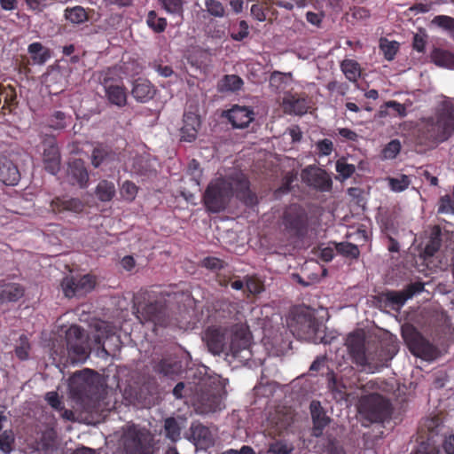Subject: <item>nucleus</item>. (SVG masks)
I'll use <instances>...</instances> for the list:
<instances>
[{"label": "nucleus", "mask_w": 454, "mask_h": 454, "mask_svg": "<svg viewBox=\"0 0 454 454\" xmlns=\"http://www.w3.org/2000/svg\"><path fill=\"white\" fill-rule=\"evenodd\" d=\"M93 384L94 373L91 370L85 369L76 372L69 379L70 394L74 398L82 399L91 392Z\"/></svg>", "instance_id": "nucleus-6"}, {"label": "nucleus", "mask_w": 454, "mask_h": 454, "mask_svg": "<svg viewBox=\"0 0 454 454\" xmlns=\"http://www.w3.org/2000/svg\"><path fill=\"white\" fill-rule=\"evenodd\" d=\"M125 449L129 454H140L142 442L140 437L134 432H129L124 439Z\"/></svg>", "instance_id": "nucleus-32"}, {"label": "nucleus", "mask_w": 454, "mask_h": 454, "mask_svg": "<svg viewBox=\"0 0 454 454\" xmlns=\"http://www.w3.org/2000/svg\"><path fill=\"white\" fill-rule=\"evenodd\" d=\"M223 394L204 393L201 394L194 402L195 411L201 415H207L221 411L225 408Z\"/></svg>", "instance_id": "nucleus-10"}, {"label": "nucleus", "mask_w": 454, "mask_h": 454, "mask_svg": "<svg viewBox=\"0 0 454 454\" xmlns=\"http://www.w3.org/2000/svg\"><path fill=\"white\" fill-rule=\"evenodd\" d=\"M24 295V289L18 284L9 283L0 286V305L19 301Z\"/></svg>", "instance_id": "nucleus-19"}, {"label": "nucleus", "mask_w": 454, "mask_h": 454, "mask_svg": "<svg viewBox=\"0 0 454 454\" xmlns=\"http://www.w3.org/2000/svg\"><path fill=\"white\" fill-rule=\"evenodd\" d=\"M380 47L387 60H392L398 51V43L387 39L380 40Z\"/></svg>", "instance_id": "nucleus-38"}, {"label": "nucleus", "mask_w": 454, "mask_h": 454, "mask_svg": "<svg viewBox=\"0 0 454 454\" xmlns=\"http://www.w3.org/2000/svg\"><path fill=\"white\" fill-rule=\"evenodd\" d=\"M310 411L315 425L314 434L317 436L319 435V432L317 431L328 424V419L321 411L320 403L318 402H312L310 403Z\"/></svg>", "instance_id": "nucleus-25"}, {"label": "nucleus", "mask_w": 454, "mask_h": 454, "mask_svg": "<svg viewBox=\"0 0 454 454\" xmlns=\"http://www.w3.org/2000/svg\"><path fill=\"white\" fill-rule=\"evenodd\" d=\"M293 82L292 73L275 71L270 77V85L277 91L286 90Z\"/></svg>", "instance_id": "nucleus-23"}, {"label": "nucleus", "mask_w": 454, "mask_h": 454, "mask_svg": "<svg viewBox=\"0 0 454 454\" xmlns=\"http://www.w3.org/2000/svg\"><path fill=\"white\" fill-rule=\"evenodd\" d=\"M440 245H441V240H440L438 234H436L434 237H433L430 239L429 243L427 244V246L424 249L425 257H430V256L434 255V253L439 249Z\"/></svg>", "instance_id": "nucleus-49"}, {"label": "nucleus", "mask_w": 454, "mask_h": 454, "mask_svg": "<svg viewBox=\"0 0 454 454\" xmlns=\"http://www.w3.org/2000/svg\"><path fill=\"white\" fill-rule=\"evenodd\" d=\"M358 411L368 422H378L388 414V403L377 394L366 395L361 398Z\"/></svg>", "instance_id": "nucleus-3"}, {"label": "nucleus", "mask_w": 454, "mask_h": 454, "mask_svg": "<svg viewBox=\"0 0 454 454\" xmlns=\"http://www.w3.org/2000/svg\"><path fill=\"white\" fill-rule=\"evenodd\" d=\"M239 30L237 33H232L231 37L235 41H242L246 37L248 36L249 34V27L247 21L241 20L239 24Z\"/></svg>", "instance_id": "nucleus-52"}, {"label": "nucleus", "mask_w": 454, "mask_h": 454, "mask_svg": "<svg viewBox=\"0 0 454 454\" xmlns=\"http://www.w3.org/2000/svg\"><path fill=\"white\" fill-rule=\"evenodd\" d=\"M65 18L73 24H82L88 20L85 9L82 6H74L65 10Z\"/></svg>", "instance_id": "nucleus-30"}, {"label": "nucleus", "mask_w": 454, "mask_h": 454, "mask_svg": "<svg viewBox=\"0 0 454 454\" xmlns=\"http://www.w3.org/2000/svg\"><path fill=\"white\" fill-rule=\"evenodd\" d=\"M187 176L189 177V180L192 182V187L195 190H199L202 172L201 169L200 168L199 163L195 160H192L189 163Z\"/></svg>", "instance_id": "nucleus-33"}, {"label": "nucleus", "mask_w": 454, "mask_h": 454, "mask_svg": "<svg viewBox=\"0 0 454 454\" xmlns=\"http://www.w3.org/2000/svg\"><path fill=\"white\" fill-rule=\"evenodd\" d=\"M146 22L148 26L157 33L164 31L167 27L166 19L157 17L155 12L153 11H151L148 13Z\"/></svg>", "instance_id": "nucleus-37"}, {"label": "nucleus", "mask_w": 454, "mask_h": 454, "mask_svg": "<svg viewBox=\"0 0 454 454\" xmlns=\"http://www.w3.org/2000/svg\"><path fill=\"white\" fill-rule=\"evenodd\" d=\"M0 178L7 185H15L20 178L17 168L12 164L4 166L0 168Z\"/></svg>", "instance_id": "nucleus-31"}, {"label": "nucleus", "mask_w": 454, "mask_h": 454, "mask_svg": "<svg viewBox=\"0 0 454 454\" xmlns=\"http://www.w3.org/2000/svg\"><path fill=\"white\" fill-rule=\"evenodd\" d=\"M205 338L209 349L214 353H220L227 348V340H230L229 348L233 356H236L239 351L248 348L251 334L247 326L240 324L234 325L228 333H222L217 328L209 329Z\"/></svg>", "instance_id": "nucleus-2"}, {"label": "nucleus", "mask_w": 454, "mask_h": 454, "mask_svg": "<svg viewBox=\"0 0 454 454\" xmlns=\"http://www.w3.org/2000/svg\"><path fill=\"white\" fill-rule=\"evenodd\" d=\"M432 24L444 28L446 30L454 31V18L446 15H438L432 20Z\"/></svg>", "instance_id": "nucleus-45"}, {"label": "nucleus", "mask_w": 454, "mask_h": 454, "mask_svg": "<svg viewBox=\"0 0 454 454\" xmlns=\"http://www.w3.org/2000/svg\"><path fill=\"white\" fill-rule=\"evenodd\" d=\"M106 95L108 101L119 107L124 106L127 103V93L125 89L117 84L105 85Z\"/></svg>", "instance_id": "nucleus-21"}, {"label": "nucleus", "mask_w": 454, "mask_h": 454, "mask_svg": "<svg viewBox=\"0 0 454 454\" xmlns=\"http://www.w3.org/2000/svg\"><path fill=\"white\" fill-rule=\"evenodd\" d=\"M427 124L431 127L430 131L434 132L439 140L444 141L454 132V114L440 113L435 122L433 119H427Z\"/></svg>", "instance_id": "nucleus-11"}, {"label": "nucleus", "mask_w": 454, "mask_h": 454, "mask_svg": "<svg viewBox=\"0 0 454 454\" xmlns=\"http://www.w3.org/2000/svg\"><path fill=\"white\" fill-rule=\"evenodd\" d=\"M67 343L72 362H81L87 358L88 350L84 346L83 333L79 326L72 325L68 328Z\"/></svg>", "instance_id": "nucleus-7"}, {"label": "nucleus", "mask_w": 454, "mask_h": 454, "mask_svg": "<svg viewBox=\"0 0 454 454\" xmlns=\"http://www.w3.org/2000/svg\"><path fill=\"white\" fill-rule=\"evenodd\" d=\"M254 112L246 106H235L227 113V117L234 128L243 129L254 120Z\"/></svg>", "instance_id": "nucleus-15"}, {"label": "nucleus", "mask_w": 454, "mask_h": 454, "mask_svg": "<svg viewBox=\"0 0 454 454\" xmlns=\"http://www.w3.org/2000/svg\"><path fill=\"white\" fill-rule=\"evenodd\" d=\"M386 105L387 107L393 108L399 116L404 117L406 115V108L403 105L396 101H388Z\"/></svg>", "instance_id": "nucleus-59"}, {"label": "nucleus", "mask_w": 454, "mask_h": 454, "mask_svg": "<svg viewBox=\"0 0 454 454\" xmlns=\"http://www.w3.org/2000/svg\"><path fill=\"white\" fill-rule=\"evenodd\" d=\"M14 442V434L12 431H4L0 434V450L5 454H9L12 450Z\"/></svg>", "instance_id": "nucleus-41"}, {"label": "nucleus", "mask_w": 454, "mask_h": 454, "mask_svg": "<svg viewBox=\"0 0 454 454\" xmlns=\"http://www.w3.org/2000/svg\"><path fill=\"white\" fill-rule=\"evenodd\" d=\"M202 265L210 270H216L222 267V262L215 257H207L202 261Z\"/></svg>", "instance_id": "nucleus-56"}, {"label": "nucleus", "mask_w": 454, "mask_h": 454, "mask_svg": "<svg viewBox=\"0 0 454 454\" xmlns=\"http://www.w3.org/2000/svg\"><path fill=\"white\" fill-rule=\"evenodd\" d=\"M346 345L355 363L359 365L365 364L366 357L364 335L361 333L349 334L347 338Z\"/></svg>", "instance_id": "nucleus-12"}, {"label": "nucleus", "mask_w": 454, "mask_h": 454, "mask_svg": "<svg viewBox=\"0 0 454 454\" xmlns=\"http://www.w3.org/2000/svg\"><path fill=\"white\" fill-rule=\"evenodd\" d=\"M307 221L305 211L299 206L290 207L285 213L283 223L286 229L298 231Z\"/></svg>", "instance_id": "nucleus-17"}, {"label": "nucleus", "mask_w": 454, "mask_h": 454, "mask_svg": "<svg viewBox=\"0 0 454 454\" xmlns=\"http://www.w3.org/2000/svg\"><path fill=\"white\" fill-rule=\"evenodd\" d=\"M28 52L33 60L37 64L45 63L51 57L48 49L43 47L40 43H33L28 46Z\"/></svg>", "instance_id": "nucleus-28"}, {"label": "nucleus", "mask_w": 454, "mask_h": 454, "mask_svg": "<svg viewBox=\"0 0 454 454\" xmlns=\"http://www.w3.org/2000/svg\"><path fill=\"white\" fill-rule=\"evenodd\" d=\"M29 344L26 337H20V344L16 348V355L21 360L28 357Z\"/></svg>", "instance_id": "nucleus-53"}, {"label": "nucleus", "mask_w": 454, "mask_h": 454, "mask_svg": "<svg viewBox=\"0 0 454 454\" xmlns=\"http://www.w3.org/2000/svg\"><path fill=\"white\" fill-rule=\"evenodd\" d=\"M155 71L159 74V75L162 77H169L173 74V70L168 66H161V65H154L153 66Z\"/></svg>", "instance_id": "nucleus-64"}, {"label": "nucleus", "mask_w": 454, "mask_h": 454, "mask_svg": "<svg viewBox=\"0 0 454 454\" xmlns=\"http://www.w3.org/2000/svg\"><path fill=\"white\" fill-rule=\"evenodd\" d=\"M338 132L340 136L346 138L349 141H356L358 137L357 134L354 132L353 130L347 129V128H341L338 129Z\"/></svg>", "instance_id": "nucleus-61"}, {"label": "nucleus", "mask_w": 454, "mask_h": 454, "mask_svg": "<svg viewBox=\"0 0 454 454\" xmlns=\"http://www.w3.org/2000/svg\"><path fill=\"white\" fill-rule=\"evenodd\" d=\"M438 213L454 215V188L451 194L441 197L438 203Z\"/></svg>", "instance_id": "nucleus-34"}, {"label": "nucleus", "mask_w": 454, "mask_h": 454, "mask_svg": "<svg viewBox=\"0 0 454 454\" xmlns=\"http://www.w3.org/2000/svg\"><path fill=\"white\" fill-rule=\"evenodd\" d=\"M316 148L320 157L328 156L333 151V144L330 139L325 138L317 142Z\"/></svg>", "instance_id": "nucleus-46"}, {"label": "nucleus", "mask_w": 454, "mask_h": 454, "mask_svg": "<svg viewBox=\"0 0 454 454\" xmlns=\"http://www.w3.org/2000/svg\"><path fill=\"white\" fill-rule=\"evenodd\" d=\"M282 107L286 114L303 115L308 112L309 105L305 98L296 97L288 92L282 99Z\"/></svg>", "instance_id": "nucleus-14"}, {"label": "nucleus", "mask_w": 454, "mask_h": 454, "mask_svg": "<svg viewBox=\"0 0 454 454\" xmlns=\"http://www.w3.org/2000/svg\"><path fill=\"white\" fill-rule=\"evenodd\" d=\"M334 248L338 254H341L344 257L350 259H357L360 255V250L358 246L354 245L350 242H340L333 243Z\"/></svg>", "instance_id": "nucleus-29"}, {"label": "nucleus", "mask_w": 454, "mask_h": 454, "mask_svg": "<svg viewBox=\"0 0 454 454\" xmlns=\"http://www.w3.org/2000/svg\"><path fill=\"white\" fill-rule=\"evenodd\" d=\"M340 67L346 78L352 82H356L361 75L360 66L353 59L343 60Z\"/></svg>", "instance_id": "nucleus-27"}, {"label": "nucleus", "mask_w": 454, "mask_h": 454, "mask_svg": "<svg viewBox=\"0 0 454 454\" xmlns=\"http://www.w3.org/2000/svg\"><path fill=\"white\" fill-rule=\"evenodd\" d=\"M154 88L150 82L139 80L134 83L132 95L139 102H147L154 95Z\"/></svg>", "instance_id": "nucleus-20"}, {"label": "nucleus", "mask_w": 454, "mask_h": 454, "mask_svg": "<svg viewBox=\"0 0 454 454\" xmlns=\"http://www.w3.org/2000/svg\"><path fill=\"white\" fill-rule=\"evenodd\" d=\"M306 20L309 23L314 26H319L323 20V15L321 13H316L313 12H308L306 13Z\"/></svg>", "instance_id": "nucleus-58"}, {"label": "nucleus", "mask_w": 454, "mask_h": 454, "mask_svg": "<svg viewBox=\"0 0 454 454\" xmlns=\"http://www.w3.org/2000/svg\"><path fill=\"white\" fill-rule=\"evenodd\" d=\"M45 168L51 174H56L59 168V153L53 138H51L45 145L43 153Z\"/></svg>", "instance_id": "nucleus-18"}, {"label": "nucleus", "mask_w": 454, "mask_h": 454, "mask_svg": "<svg viewBox=\"0 0 454 454\" xmlns=\"http://www.w3.org/2000/svg\"><path fill=\"white\" fill-rule=\"evenodd\" d=\"M301 181L317 191L329 192L332 189L333 181L330 175L323 168L309 165L301 172Z\"/></svg>", "instance_id": "nucleus-5"}, {"label": "nucleus", "mask_w": 454, "mask_h": 454, "mask_svg": "<svg viewBox=\"0 0 454 454\" xmlns=\"http://www.w3.org/2000/svg\"><path fill=\"white\" fill-rule=\"evenodd\" d=\"M69 175L81 187H86L89 175L81 160H74L69 166Z\"/></svg>", "instance_id": "nucleus-24"}, {"label": "nucleus", "mask_w": 454, "mask_h": 454, "mask_svg": "<svg viewBox=\"0 0 454 454\" xmlns=\"http://www.w3.org/2000/svg\"><path fill=\"white\" fill-rule=\"evenodd\" d=\"M65 114L61 112H56L50 121V127L54 129H60L65 128L64 123Z\"/></svg>", "instance_id": "nucleus-54"}, {"label": "nucleus", "mask_w": 454, "mask_h": 454, "mask_svg": "<svg viewBox=\"0 0 454 454\" xmlns=\"http://www.w3.org/2000/svg\"><path fill=\"white\" fill-rule=\"evenodd\" d=\"M243 85V81L237 75H225L222 81L221 87L223 90L236 91Z\"/></svg>", "instance_id": "nucleus-35"}, {"label": "nucleus", "mask_w": 454, "mask_h": 454, "mask_svg": "<svg viewBox=\"0 0 454 454\" xmlns=\"http://www.w3.org/2000/svg\"><path fill=\"white\" fill-rule=\"evenodd\" d=\"M442 106L443 109L442 113H453L454 114V100L453 98H448L442 96Z\"/></svg>", "instance_id": "nucleus-62"}, {"label": "nucleus", "mask_w": 454, "mask_h": 454, "mask_svg": "<svg viewBox=\"0 0 454 454\" xmlns=\"http://www.w3.org/2000/svg\"><path fill=\"white\" fill-rule=\"evenodd\" d=\"M319 256L325 262L332 261L334 256L333 248L330 247L321 248Z\"/></svg>", "instance_id": "nucleus-63"}, {"label": "nucleus", "mask_w": 454, "mask_h": 454, "mask_svg": "<svg viewBox=\"0 0 454 454\" xmlns=\"http://www.w3.org/2000/svg\"><path fill=\"white\" fill-rule=\"evenodd\" d=\"M405 339L414 356L428 361L435 358V348L418 332L412 330L410 336H405Z\"/></svg>", "instance_id": "nucleus-9"}, {"label": "nucleus", "mask_w": 454, "mask_h": 454, "mask_svg": "<svg viewBox=\"0 0 454 454\" xmlns=\"http://www.w3.org/2000/svg\"><path fill=\"white\" fill-rule=\"evenodd\" d=\"M401 145L398 140H392L383 150V157L385 159H394L399 153Z\"/></svg>", "instance_id": "nucleus-48"}, {"label": "nucleus", "mask_w": 454, "mask_h": 454, "mask_svg": "<svg viewBox=\"0 0 454 454\" xmlns=\"http://www.w3.org/2000/svg\"><path fill=\"white\" fill-rule=\"evenodd\" d=\"M251 14L252 16L257 20L258 21H264L266 20V15L264 10L260 4H253L251 7Z\"/></svg>", "instance_id": "nucleus-55"}, {"label": "nucleus", "mask_w": 454, "mask_h": 454, "mask_svg": "<svg viewBox=\"0 0 454 454\" xmlns=\"http://www.w3.org/2000/svg\"><path fill=\"white\" fill-rule=\"evenodd\" d=\"M413 293H411L409 294H405L404 293L401 292H392L387 294V301H390L392 304H395L396 306H403L405 301L412 296Z\"/></svg>", "instance_id": "nucleus-47"}, {"label": "nucleus", "mask_w": 454, "mask_h": 454, "mask_svg": "<svg viewBox=\"0 0 454 454\" xmlns=\"http://www.w3.org/2000/svg\"><path fill=\"white\" fill-rule=\"evenodd\" d=\"M388 184L392 191L400 192L408 188L410 180L407 176H401L396 178H388Z\"/></svg>", "instance_id": "nucleus-43"}, {"label": "nucleus", "mask_w": 454, "mask_h": 454, "mask_svg": "<svg viewBox=\"0 0 454 454\" xmlns=\"http://www.w3.org/2000/svg\"><path fill=\"white\" fill-rule=\"evenodd\" d=\"M205 7L212 16L223 18L225 15V9L221 2L217 0H206Z\"/></svg>", "instance_id": "nucleus-40"}, {"label": "nucleus", "mask_w": 454, "mask_h": 454, "mask_svg": "<svg viewBox=\"0 0 454 454\" xmlns=\"http://www.w3.org/2000/svg\"><path fill=\"white\" fill-rule=\"evenodd\" d=\"M184 124L180 129V139L184 142H193L198 136L200 128V116L193 113H186L184 115Z\"/></svg>", "instance_id": "nucleus-13"}, {"label": "nucleus", "mask_w": 454, "mask_h": 454, "mask_svg": "<svg viewBox=\"0 0 454 454\" xmlns=\"http://www.w3.org/2000/svg\"><path fill=\"white\" fill-rule=\"evenodd\" d=\"M335 168L342 179L349 178L356 171L355 165L348 163L344 158L336 161Z\"/></svg>", "instance_id": "nucleus-36"}, {"label": "nucleus", "mask_w": 454, "mask_h": 454, "mask_svg": "<svg viewBox=\"0 0 454 454\" xmlns=\"http://www.w3.org/2000/svg\"><path fill=\"white\" fill-rule=\"evenodd\" d=\"M106 152L100 148L94 149L91 156V162L95 168H98L107 158Z\"/></svg>", "instance_id": "nucleus-51"}, {"label": "nucleus", "mask_w": 454, "mask_h": 454, "mask_svg": "<svg viewBox=\"0 0 454 454\" xmlns=\"http://www.w3.org/2000/svg\"><path fill=\"white\" fill-rule=\"evenodd\" d=\"M443 450L446 454H454V434L445 437L443 442Z\"/></svg>", "instance_id": "nucleus-60"}, {"label": "nucleus", "mask_w": 454, "mask_h": 454, "mask_svg": "<svg viewBox=\"0 0 454 454\" xmlns=\"http://www.w3.org/2000/svg\"><path fill=\"white\" fill-rule=\"evenodd\" d=\"M319 326V324L309 311L299 313L294 317L290 325L292 331L299 338L313 342L321 340V337L317 336Z\"/></svg>", "instance_id": "nucleus-4"}, {"label": "nucleus", "mask_w": 454, "mask_h": 454, "mask_svg": "<svg viewBox=\"0 0 454 454\" xmlns=\"http://www.w3.org/2000/svg\"><path fill=\"white\" fill-rule=\"evenodd\" d=\"M48 403L54 409H59L61 403L59 399V395L56 392H49L45 396Z\"/></svg>", "instance_id": "nucleus-57"}, {"label": "nucleus", "mask_w": 454, "mask_h": 454, "mask_svg": "<svg viewBox=\"0 0 454 454\" xmlns=\"http://www.w3.org/2000/svg\"><path fill=\"white\" fill-rule=\"evenodd\" d=\"M51 208L55 212L64 210L81 212L83 208V204L78 199H59L51 201Z\"/></svg>", "instance_id": "nucleus-22"}, {"label": "nucleus", "mask_w": 454, "mask_h": 454, "mask_svg": "<svg viewBox=\"0 0 454 454\" xmlns=\"http://www.w3.org/2000/svg\"><path fill=\"white\" fill-rule=\"evenodd\" d=\"M293 448L283 442H277L270 445L269 451L273 454H289Z\"/></svg>", "instance_id": "nucleus-50"}, {"label": "nucleus", "mask_w": 454, "mask_h": 454, "mask_svg": "<svg viewBox=\"0 0 454 454\" xmlns=\"http://www.w3.org/2000/svg\"><path fill=\"white\" fill-rule=\"evenodd\" d=\"M164 10L170 14H178L181 15L183 13V5L184 3L182 0H159Z\"/></svg>", "instance_id": "nucleus-39"}, {"label": "nucleus", "mask_w": 454, "mask_h": 454, "mask_svg": "<svg viewBox=\"0 0 454 454\" xmlns=\"http://www.w3.org/2000/svg\"><path fill=\"white\" fill-rule=\"evenodd\" d=\"M95 194L103 202L110 201L115 195V186L113 182L102 180L96 187Z\"/></svg>", "instance_id": "nucleus-26"}, {"label": "nucleus", "mask_w": 454, "mask_h": 454, "mask_svg": "<svg viewBox=\"0 0 454 454\" xmlns=\"http://www.w3.org/2000/svg\"><path fill=\"white\" fill-rule=\"evenodd\" d=\"M165 431L167 436L172 441H176L179 438L180 429L174 419L168 418L165 420Z\"/></svg>", "instance_id": "nucleus-44"}, {"label": "nucleus", "mask_w": 454, "mask_h": 454, "mask_svg": "<svg viewBox=\"0 0 454 454\" xmlns=\"http://www.w3.org/2000/svg\"><path fill=\"white\" fill-rule=\"evenodd\" d=\"M137 194V187L134 183H132L130 181H125L121 184V195L124 200H126L128 201H132L135 200Z\"/></svg>", "instance_id": "nucleus-42"}, {"label": "nucleus", "mask_w": 454, "mask_h": 454, "mask_svg": "<svg viewBox=\"0 0 454 454\" xmlns=\"http://www.w3.org/2000/svg\"><path fill=\"white\" fill-rule=\"evenodd\" d=\"M191 437L197 448L206 450L214 445V436L207 427L201 424H192Z\"/></svg>", "instance_id": "nucleus-16"}, {"label": "nucleus", "mask_w": 454, "mask_h": 454, "mask_svg": "<svg viewBox=\"0 0 454 454\" xmlns=\"http://www.w3.org/2000/svg\"><path fill=\"white\" fill-rule=\"evenodd\" d=\"M95 278L90 275H84L79 278L67 277L62 281V289L67 297L82 295L95 287Z\"/></svg>", "instance_id": "nucleus-8"}, {"label": "nucleus", "mask_w": 454, "mask_h": 454, "mask_svg": "<svg viewBox=\"0 0 454 454\" xmlns=\"http://www.w3.org/2000/svg\"><path fill=\"white\" fill-rule=\"evenodd\" d=\"M233 192L246 203L254 202V198L248 190L247 178L243 174L238 173L231 181L217 179L208 185L204 195L206 207L212 212H220L225 207Z\"/></svg>", "instance_id": "nucleus-1"}]
</instances>
